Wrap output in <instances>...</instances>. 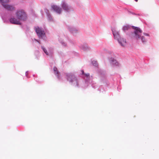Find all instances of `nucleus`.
I'll list each match as a JSON object with an SVG mask.
<instances>
[{
  "instance_id": "f257e3e1",
  "label": "nucleus",
  "mask_w": 159,
  "mask_h": 159,
  "mask_svg": "<svg viewBox=\"0 0 159 159\" xmlns=\"http://www.w3.org/2000/svg\"><path fill=\"white\" fill-rule=\"evenodd\" d=\"M135 30L134 37L137 40L141 39L143 43L146 42V40L144 37L141 36L142 31L139 28L133 27Z\"/></svg>"
},
{
  "instance_id": "f03ea898",
  "label": "nucleus",
  "mask_w": 159,
  "mask_h": 159,
  "mask_svg": "<svg viewBox=\"0 0 159 159\" xmlns=\"http://www.w3.org/2000/svg\"><path fill=\"white\" fill-rule=\"evenodd\" d=\"M112 32L114 38L117 39L119 43L122 46L124 47L125 46L126 44V39L120 38L119 32L117 31H114Z\"/></svg>"
},
{
  "instance_id": "7ed1b4c3",
  "label": "nucleus",
  "mask_w": 159,
  "mask_h": 159,
  "mask_svg": "<svg viewBox=\"0 0 159 159\" xmlns=\"http://www.w3.org/2000/svg\"><path fill=\"white\" fill-rule=\"evenodd\" d=\"M16 14L17 17L20 20H25L27 19V15L24 11L22 10L17 11Z\"/></svg>"
},
{
  "instance_id": "20e7f679",
  "label": "nucleus",
  "mask_w": 159,
  "mask_h": 159,
  "mask_svg": "<svg viewBox=\"0 0 159 159\" xmlns=\"http://www.w3.org/2000/svg\"><path fill=\"white\" fill-rule=\"evenodd\" d=\"M3 7L8 10L12 11L14 9V7L11 5L7 4L9 2V0H0Z\"/></svg>"
},
{
  "instance_id": "39448f33",
  "label": "nucleus",
  "mask_w": 159,
  "mask_h": 159,
  "mask_svg": "<svg viewBox=\"0 0 159 159\" xmlns=\"http://www.w3.org/2000/svg\"><path fill=\"white\" fill-rule=\"evenodd\" d=\"M67 79L70 82H75L76 84V86L78 85L77 80L74 75L72 74H66Z\"/></svg>"
},
{
  "instance_id": "423d86ee",
  "label": "nucleus",
  "mask_w": 159,
  "mask_h": 159,
  "mask_svg": "<svg viewBox=\"0 0 159 159\" xmlns=\"http://www.w3.org/2000/svg\"><path fill=\"white\" fill-rule=\"evenodd\" d=\"M35 29L37 34L39 38H41L42 36L45 34V33L43 30L39 28L38 26L35 27Z\"/></svg>"
},
{
  "instance_id": "0eeeda50",
  "label": "nucleus",
  "mask_w": 159,
  "mask_h": 159,
  "mask_svg": "<svg viewBox=\"0 0 159 159\" xmlns=\"http://www.w3.org/2000/svg\"><path fill=\"white\" fill-rule=\"evenodd\" d=\"M52 8L53 10L59 14H60L61 12V9L57 6L53 5L52 6Z\"/></svg>"
},
{
  "instance_id": "6e6552de",
  "label": "nucleus",
  "mask_w": 159,
  "mask_h": 159,
  "mask_svg": "<svg viewBox=\"0 0 159 159\" xmlns=\"http://www.w3.org/2000/svg\"><path fill=\"white\" fill-rule=\"evenodd\" d=\"M10 21L11 23L13 24L17 25H19L20 24L19 20H17L16 18H11L10 19Z\"/></svg>"
},
{
  "instance_id": "1a4fd4ad",
  "label": "nucleus",
  "mask_w": 159,
  "mask_h": 159,
  "mask_svg": "<svg viewBox=\"0 0 159 159\" xmlns=\"http://www.w3.org/2000/svg\"><path fill=\"white\" fill-rule=\"evenodd\" d=\"M62 7L64 10L66 11H69V8L68 6L64 2H63L62 3Z\"/></svg>"
},
{
  "instance_id": "9d476101",
  "label": "nucleus",
  "mask_w": 159,
  "mask_h": 159,
  "mask_svg": "<svg viewBox=\"0 0 159 159\" xmlns=\"http://www.w3.org/2000/svg\"><path fill=\"white\" fill-rule=\"evenodd\" d=\"M53 70L55 72V74H56V76H57V78H59V72L57 70V68L56 67H54L53 68Z\"/></svg>"
},
{
  "instance_id": "9b49d317",
  "label": "nucleus",
  "mask_w": 159,
  "mask_h": 159,
  "mask_svg": "<svg viewBox=\"0 0 159 159\" xmlns=\"http://www.w3.org/2000/svg\"><path fill=\"white\" fill-rule=\"evenodd\" d=\"M129 28V27L128 25H126L123 26V30L124 31H126L128 30Z\"/></svg>"
},
{
  "instance_id": "f8f14e48",
  "label": "nucleus",
  "mask_w": 159,
  "mask_h": 159,
  "mask_svg": "<svg viewBox=\"0 0 159 159\" xmlns=\"http://www.w3.org/2000/svg\"><path fill=\"white\" fill-rule=\"evenodd\" d=\"M42 48L43 49L44 52L46 53V54L47 55H48V52H47L45 48H44L43 47H42Z\"/></svg>"
},
{
  "instance_id": "ddd939ff",
  "label": "nucleus",
  "mask_w": 159,
  "mask_h": 159,
  "mask_svg": "<svg viewBox=\"0 0 159 159\" xmlns=\"http://www.w3.org/2000/svg\"><path fill=\"white\" fill-rule=\"evenodd\" d=\"M93 64V65L94 66H97V63L96 61H93L92 62Z\"/></svg>"
},
{
  "instance_id": "4468645a",
  "label": "nucleus",
  "mask_w": 159,
  "mask_h": 159,
  "mask_svg": "<svg viewBox=\"0 0 159 159\" xmlns=\"http://www.w3.org/2000/svg\"><path fill=\"white\" fill-rule=\"evenodd\" d=\"M84 75L87 78H89V73L84 74Z\"/></svg>"
},
{
  "instance_id": "2eb2a0df",
  "label": "nucleus",
  "mask_w": 159,
  "mask_h": 159,
  "mask_svg": "<svg viewBox=\"0 0 159 159\" xmlns=\"http://www.w3.org/2000/svg\"><path fill=\"white\" fill-rule=\"evenodd\" d=\"M143 34L145 36H149V34L147 33H143Z\"/></svg>"
},
{
  "instance_id": "dca6fc26",
  "label": "nucleus",
  "mask_w": 159,
  "mask_h": 159,
  "mask_svg": "<svg viewBox=\"0 0 159 159\" xmlns=\"http://www.w3.org/2000/svg\"><path fill=\"white\" fill-rule=\"evenodd\" d=\"M112 62H113V64H116V61L115 60H113L112 61Z\"/></svg>"
},
{
  "instance_id": "f3484780",
  "label": "nucleus",
  "mask_w": 159,
  "mask_h": 159,
  "mask_svg": "<svg viewBox=\"0 0 159 159\" xmlns=\"http://www.w3.org/2000/svg\"><path fill=\"white\" fill-rule=\"evenodd\" d=\"M28 74V72L27 71L25 73V75L26 76H27V75Z\"/></svg>"
},
{
  "instance_id": "a211bd4d",
  "label": "nucleus",
  "mask_w": 159,
  "mask_h": 159,
  "mask_svg": "<svg viewBox=\"0 0 159 159\" xmlns=\"http://www.w3.org/2000/svg\"><path fill=\"white\" fill-rule=\"evenodd\" d=\"M82 74L83 75L84 74V71L83 70H82Z\"/></svg>"
},
{
  "instance_id": "6ab92c4d",
  "label": "nucleus",
  "mask_w": 159,
  "mask_h": 159,
  "mask_svg": "<svg viewBox=\"0 0 159 159\" xmlns=\"http://www.w3.org/2000/svg\"><path fill=\"white\" fill-rule=\"evenodd\" d=\"M136 2H137L138 1V0H134Z\"/></svg>"
},
{
  "instance_id": "aec40b11",
  "label": "nucleus",
  "mask_w": 159,
  "mask_h": 159,
  "mask_svg": "<svg viewBox=\"0 0 159 159\" xmlns=\"http://www.w3.org/2000/svg\"><path fill=\"white\" fill-rule=\"evenodd\" d=\"M36 40V41H37V42H39V41H38L37 40Z\"/></svg>"
},
{
  "instance_id": "412c9836",
  "label": "nucleus",
  "mask_w": 159,
  "mask_h": 159,
  "mask_svg": "<svg viewBox=\"0 0 159 159\" xmlns=\"http://www.w3.org/2000/svg\"><path fill=\"white\" fill-rule=\"evenodd\" d=\"M122 43H123V41H122Z\"/></svg>"
},
{
  "instance_id": "4be33fe9",
  "label": "nucleus",
  "mask_w": 159,
  "mask_h": 159,
  "mask_svg": "<svg viewBox=\"0 0 159 159\" xmlns=\"http://www.w3.org/2000/svg\"><path fill=\"white\" fill-rule=\"evenodd\" d=\"M39 43H40L39 42H38Z\"/></svg>"
},
{
  "instance_id": "5701e85b",
  "label": "nucleus",
  "mask_w": 159,
  "mask_h": 159,
  "mask_svg": "<svg viewBox=\"0 0 159 159\" xmlns=\"http://www.w3.org/2000/svg\"><path fill=\"white\" fill-rule=\"evenodd\" d=\"M39 43H40L39 42H38Z\"/></svg>"
},
{
  "instance_id": "b1692460",
  "label": "nucleus",
  "mask_w": 159,
  "mask_h": 159,
  "mask_svg": "<svg viewBox=\"0 0 159 159\" xmlns=\"http://www.w3.org/2000/svg\"><path fill=\"white\" fill-rule=\"evenodd\" d=\"M39 43H40L39 42H38Z\"/></svg>"
}]
</instances>
